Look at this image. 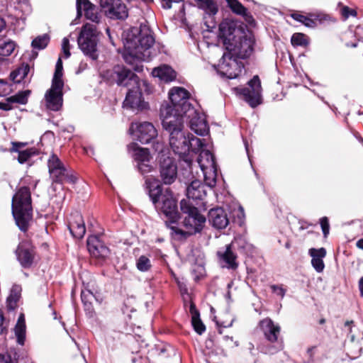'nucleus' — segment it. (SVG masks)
Returning a JSON list of instances; mask_svg holds the SVG:
<instances>
[{"label":"nucleus","mask_w":363,"mask_h":363,"mask_svg":"<svg viewBox=\"0 0 363 363\" xmlns=\"http://www.w3.org/2000/svg\"><path fill=\"white\" fill-rule=\"evenodd\" d=\"M354 325L353 321H346L345 323V327L348 333V334L350 335V338L352 341L354 340V335L352 334V327Z\"/></svg>","instance_id":"nucleus-52"},{"label":"nucleus","mask_w":363,"mask_h":363,"mask_svg":"<svg viewBox=\"0 0 363 363\" xmlns=\"http://www.w3.org/2000/svg\"><path fill=\"white\" fill-rule=\"evenodd\" d=\"M189 93L182 87L174 86L169 91L170 104H162L160 109V116L163 109L169 107L172 111V114L177 116L183 121V116H189L195 113V108L189 102Z\"/></svg>","instance_id":"nucleus-7"},{"label":"nucleus","mask_w":363,"mask_h":363,"mask_svg":"<svg viewBox=\"0 0 363 363\" xmlns=\"http://www.w3.org/2000/svg\"><path fill=\"white\" fill-rule=\"evenodd\" d=\"M198 6L210 15H214L218 12V7L213 0H195Z\"/></svg>","instance_id":"nucleus-36"},{"label":"nucleus","mask_w":363,"mask_h":363,"mask_svg":"<svg viewBox=\"0 0 363 363\" xmlns=\"http://www.w3.org/2000/svg\"><path fill=\"white\" fill-rule=\"evenodd\" d=\"M310 256L312 257L311 264L317 272H322L325 268L323 259L326 255V250L324 247L319 249L311 248L308 251Z\"/></svg>","instance_id":"nucleus-25"},{"label":"nucleus","mask_w":363,"mask_h":363,"mask_svg":"<svg viewBox=\"0 0 363 363\" xmlns=\"http://www.w3.org/2000/svg\"><path fill=\"white\" fill-rule=\"evenodd\" d=\"M49 172L55 182L62 183L64 182H67L74 183L76 181L75 177L69 174L65 167L57 169L49 170Z\"/></svg>","instance_id":"nucleus-29"},{"label":"nucleus","mask_w":363,"mask_h":363,"mask_svg":"<svg viewBox=\"0 0 363 363\" xmlns=\"http://www.w3.org/2000/svg\"><path fill=\"white\" fill-rule=\"evenodd\" d=\"M234 249L241 248L245 249L247 247V242L243 236L239 235L234 238V240L229 244Z\"/></svg>","instance_id":"nucleus-45"},{"label":"nucleus","mask_w":363,"mask_h":363,"mask_svg":"<svg viewBox=\"0 0 363 363\" xmlns=\"http://www.w3.org/2000/svg\"><path fill=\"white\" fill-rule=\"evenodd\" d=\"M18 261L24 268L32 266L35 259V252L31 242L28 240L21 242L16 250Z\"/></svg>","instance_id":"nucleus-18"},{"label":"nucleus","mask_w":363,"mask_h":363,"mask_svg":"<svg viewBox=\"0 0 363 363\" xmlns=\"http://www.w3.org/2000/svg\"><path fill=\"white\" fill-rule=\"evenodd\" d=\"M342 15L345 18H347L349 16H355L357 15V12L354 9H351L347 6H344L342 9Z\"/></svg>","instance_id":"nucleus-50"},{"label":"nucleus","mask_w":363,"mask_h":363,"mask_svg":"<svg viewBox=\"0 0 363 363\" xmlns=\"http://www.w3.org/2000/svg\"><path fill=\"white\" fill-rule=\"evenodd\" d=\"M189 120V127L195 133L200 135H204L208 133V126L204 117V114L199 113L195 109V113L189 116H183L184 118Z\"/></svg>","instance_id":"nucleus-20"},{"label":"nucleus","mask_w":363,"mask_h":363,"mask_svg":"<svg viewBox=\"0 0 363 363\" xmlns=\"http://www.w3.org/2000/svg\"><path fill=\"white\" fill-rule=\"evenodd\" d=\"M152 75L164 82H169L176 79L175 71L167 65L155 67L152 71Z\"/></svg>","instance_id":"nucleus-26"},{"label":"nucleus","mask_w":363,"mask_h":363,"mask_svg":"<svg viewBox=\"0 0 363 363\" xmlns=\"http://www.w3.org/2000/svg\"><path fill=\"white\" fill-rule=\"evenodd\" d=\"M81 298L86 309L90 310L92 301L96 298L94 294L89 289H83L81 293Z\"/></svg>","instance_id":"nucleus-41"},{"label":"nucleus","mask_w":363,"mask_h":363,"mask_svg":"<svg viewBox=\"0 0 363 363\" xmlns=\"http://www.w3.org/2000/svg\"><path fill=\"white\" fill-rule=\"evenodd\" d=\"M49 37L44 34L35 38L32 42V46L35 49H44L48 44Z\"/></svg>","instance_id":"nucleus-42"},{"label":"nucleus","mask_w":363,"mask_h":363,"mask_svg":"<svg viewBox=\"0 0 363 363\" xmlns=\"http://www.w3.org/2000/svg\"><path fill=\"white\" fill-rule=\"evenodd\" d=\"M155 151L159 152L158 164L160 176L164 184H172L177 177V164L167 150H164V145L157 142L153 145Z\"/></svg>","instance_id":"nucleus-9"},{"label":"nucleus","mask_w":363,"mask_h":363,"mask_svg":"<svg viewBox=\"0 0 363 363\" xmlns=\"http://www.w3.org/2000/svg\"><path fill=\"white\" fill-rule=\"evenodd\" d=\"M204 142V140H202ZM194 151L199 152L197 163L203 175L205 184L212 188L216 186L217 177V165L213 153L206 147L203 143L201 147L196 146Z\"/></svg>","instance_id":"nucleus-10"},{"label":"nucleus","mask_w":363,"mask_h":363,"mask_svg":"<svg viewBox=\"0 0 363 363\" xmlns=\"http://www.w3.org/2000/svg\"><path fill=\"white\" fill-rule=\"evenodd\" d=\"M14 333L17 342L21 345H23L26 333V326L23 314H21L18 318V321L14 328Z\"/></svg>","instance_id":"nucleus-31"},{"label":"nucleus","mask_w":363,"mask_h":363,"mask_svg":"<svg viewBox=\"0 0 363 363\" xmlns=\"http://www.w3.org/2000/svg\"><path fill=\"white\" fill-rule=\"evenodd\" d=\"M129 132L133 139L141 143H148L157 135L156 128L149 122L132 123Z\"/></svg>","instance_id":"nucleus-14"},{"label":"nucleus","mask_w":363,"mask_h":363,"mask_svg":"<svg viewBox=\"0 0 363 363\" xmlns=\"http://www.w3.org/2000/svg\"><path fill=\"white\" fill-rule=\"evenodd\" d=\"M172 110L167 107L162 112V124L165 130L169 134V145L175 154L180 156L186 166L191 169V160L186 155L191 148L196 150V146L202 147L203 141L193 135H187L183 131V121L177 116L172 114Z\"/></svg>","instance_id":"nucleus-1"},{"label":"nucleus","mask_w":363,"mask_h":363,"mask_svg":"<svg viewBox=\"0 0 363 363\" xmlns=\"http://www.w3.org/2000/svg\"><path fill=\"white\" fill-rule=\"evenodd\" d=\"M106 33H107V34H108V35L109 38L111 39V35H110V30H109V28H106Z\"/></svg>","instance_id":"nucleus-64"},{"label":"nucleus","mask_w":363,"mask_h":363,"mask_svg":"<svg viewBox=\"0 0 363 363\" xmlns=\"http://www.w3.org/2000/svg\"><path fill=\"white\" fill-rule=\"evenodd\" d=\"M302 23L308 28H314L316 26L315 21L308 16H305V19H303Z\"/></svg>","instance_id":"nucleus-55"},{"label":"nucleus","mask_w":363,"mask_h":363,"mask_svg":"<svg viewBox=\"0 0 363 363\" xmlns=\"http://www.w3.org/2000/svg\"><path fill=\"white\" fill-rule=\"evenodd\" d=\"M236 29V24L231 20L225 19L219 25L218 38L227 49L235 40L234 34Z\"/></svg>","instance_id":"nucleus-19"},{"label":"nucleus","mask_w":363,"mask_h":363,"mask_svg":"<svg viewBox=\"0 0 363 363\" xmlns=\"http://www.w3.org/2000/svg\"><path fill=\"white\" fill-rule=\"evenodd\" d=\"M259 325L264 333L266 339L271 343H275L274 345L263 347L262 351L266 354H274L284 347L281 341L278 340L280 333V326L274 323L270 318H265L259 322Z\"/></svg>","instance_id":"nucleus-12"},{"label":"nucleus","mask_w":363,"mask_h":363,"mask_svg":"<svg viewBox=\"0 0 363 363\" xmlns=\"http://www.w3.org/2000/svg\"><path fill=\"white\" fill-rule=\"evenodd\" d=\"M21 287L19 285H13L11 289L10 295L7 298L8 308L13 310L21 297Z\"/></svg>","instance_id":"nucleus-34"},{"label":"nucleus","mask_w":363,"mask_h":363,"mask_svg":"<svg viewBox=\"0 0 363 363\" xmlns=\"http://www.w3.org/2000/svg\"><path fill=\"white\" fill-rule=\"evenodd\" d=\"M12 147L10 150L11 152H18V161L19 163L23 164L28 161V160L35 154V151L32 149H27L22 150L21 149L26 145L23 143H11Z\"/></svg>","instance_id":"nucleus-30"},{"label":"nucleus","mask_w":363,"mask_h":363,"mask_svg":"<svg viewBox=\"0 0 363 363\" xmlns=\"http://www.w3.org/2000/svg\"><path fill=\"white\" fill-rule=\"evenodd\" d=\"M226 1L234 13L242 16L247 15L246 8L238 0H226Z\"/></svg>","instance_id":"nucleus-40"},{"label":"nucleus","mask_w":363,"mask_h":363,"mask_svg":"<svg viewBox=\"0 0 363 363\" xmlns=\"http://www.w3.org/2000/svg\"><path fill=\"white\" fill-rule=\"evenodd\" d=\"M69 47V38L67 37L64 38L62 42V50L66 58H68L70 56Z\"/></svg>","instance_id":"nucleus-49"},{"label":"nucleus","mask_w":363,"mask_h":363,"mask_svg":"<svg viewBox=\"0 0 363 363\" xmlns=\"http://www.w3.org/2000/svg\"><path fill=\"white\" fill-rule=\"evenodd\" d=\"M29 71V65H23L21 67L11 73L10 78L13 82L20 83L21 80L26 77Z\"/></svg>","instance_id":"nucleus-35"},{"label":"nucleus","mask_w":363,"mask_h":363,"mask_svg":"<svg viewBox=\"0 0 363 363\" xmlns=\"http://www.w3.org/2000/svg\"><path fill=\"white\" fill-rule=\"evenodd\" d=\"M49 170L57 169L61 167H65L63 163L55 155H52L48 162Z\"/></svg>","instance_id":"nucleus-44"},{"label":"nucleus","mask_w":363,"mask_h":363,"mask_svg":"<svg viewBox=\"0 0 363 363\" xmlns=\"http://www.w3.org/2000/svg\"><path fill=\"white\" fill-rule=\"evenodd\" d=\"M98 32L96 25L86 23L82 28L77 39L81 50L92 59H96Z\"/></svg>","instance_id":"nucleus-11"},{"label":"nucleus","mask_w":363,"mask_h":363,"mask_svg":"<svg viewBox=\"0 0 363 363\" xmlns=\"http://www.w3.org/2000/svg\"><path fill=\"white\" fill-rule=\"evenodd\" d=\"M128 150L138 163L150 162L151 157L147 149L140 147L137 143H133L128 145Z\"/></svg>","instance_id":"nucleus-28"},{"label":"nucleus","mask_w":363,"mask_h":363,"mask_svg":"<svg viewBox=\"0 0 363 363\" xmlns=\"http://www.w3.org/2000/svg\"><path fill=\"white\" fill-rule=\"evenodd\" d=\"M291 16L292 18H294V20L300 22L302 23L303 19H305V16H303L299 13H293L291 14Z\"/></svg>","instance_id":"nucleus-57"},{"label":"nucleus","mask_w":363,"mask_h":363,"mask_svg":"<svg viewBox=\"0 0 363 363\" xmlns=\"http://www.w3.org/2000/svg\"><path fill=\"white\" fill-rule=\"evenodd\" d=\"M87 248L93 257L106 258L109 255L108 248L96 235H91L87 239Z\"/></svg>","instance_id":"nucleus-21"},{"label":"nucleus","mask_w":363,"mask_h":363,"mask_svg":"<svg viewBox=\"0 0 363 363\" xmlns=\"http://www.w3.org/2000/svg\"><path fill=\"white\" fill-rule=\"evenodd\" d=\"M105 77L112 83L128 88L124 107L138 111L147 108V104L142 99L139 78L134 72L123 66L117 65L106 71Z\"/></svg>","instance_id":"nucleus-3"},{"label":"nucleus","mask_w":363,"mask_h":363,"mask_svg":"<svg viewBox=\"0 0 363 363\" xmlns=\"http://www.w3.org/2000/svg\"><path fill=\"white\" fill-rule=\"evenodd\" d=\"M15 48V43L13 41L4 42L0 44V57L10 55Z\"/></svg>","instance_id":"nucleus-43"},{"label":"nucleus","mask_w":363,"mask_h":363,"mask_svg":"<svg viewBox=\"0 0 363 363\" xmlns=\"http://www.w3.org/2000/svg\"><path fill=\"white\" fill-rule=\"evenodd\" d=\"M208 220L212 225L218 229L225 228L229 224L227 213L222 208L211 209L208 213Z\"/></svg>","instance_id":"nucleus-23"},{"label":"nucleus","mask_w":363,"mask_h":363,"mask_svg":"<svg viewBox=\"0 0 363 363\" xmlns=\"http://www.w3.org/2000/svg\"><path fill=\"white\" fill-rule=\"evenodd\" d=\"M14 4H21L23 2H26L28 0H11Z\"/></svg>","instance_id":"nucleus-62"},{"label":"nucleus","mask_w":363,"mask_h":363,"mask_svg":"<svg viewBox=\"0 0 363 363\" xmlns=\"http://www.w3.org/2000/svg\"><path fill=\"white\" fill-rule=\"evenodd\" d=\"M77 10L78 15H82L84 11L87 19L94 23L99 21L100 17L96 7L88 0H77Z\"/></svg>","instance_id":"nucleus-24"},{"label":"nucleus","mask_w":363,"mask_h":363,"mask_svg":"<svg viewBox=\"0 0 363 363\" xmlns=\"http://www.w3.org/2000/svg\"><path fill=\"white\" fill-rule=\"evenodd\" d=\"M12 213L18 228L26 231L32 218L31 196L28 187L20 188L13 196Z\"/></svg>","instance_id":"nucleus-6"},{"label":"nucleus","mask_w":363,"mask_h":363,"mask_svg":"<svg viewBox=\"0 0 363 363\" xmlns=\"http://www.w3.org/2000/svg\"><path fill=\"white\" fill-rule=\"evenodd\" d=\"M233 250L234 248L232 247V246L228 245L225 250H220L218 251L217 255L222 267L230 269H235L238 268V262L237 261V255L233 252Z\"/></svg>","instance_id":"nucleus-22"},{"label":"nucleus","mask_w":363,"mask_h":363,"mask_svg":"<svg viewBox=\"0 0 363 363\" xmlns=\"http://www.w3.org/2000/svg\"><path fill=\"white\" fill-rule=\"evenodd\" d=\"M145 184L155 208L169 220L166 221L167 226L173 225L179 218V214L172 192L169 189L162 192L160 181L155 177H146Z\"/></svg>","instance_id":"nucleus-4"},{"label":"nucleus","mask_w":363,"mask_h":363,"mask_svg":"<svg viewBox=\"0 0 363 363\" xmlns=\"http://www.w3.org/2000/svg\"><path fill=\"white\" fill-rule=\"evenodd\" d=\"M356 246H357L358 248H359V249H361V250H363V239H359V240L357 242V243H356Z\"/></svg>","instance_id":"nucleus-61"},{"label":"nucleus","mask_w":363,"mask_h":363,"mask_svg":"<svg viewBox=\"0 0 363 363\" xmlns=\"http://www.w3.org/2000/svg\"><path fill=\"white\" fill-rule=\"evenodd\" d=\"M0 363H13V360L9 354L0 353Z\"/></svg>","instance_id":"nucleus-54"},{"label":"nucleus","mask_w":363,"mask_h":363,"mask_svg":"<svg viewBox=\"0 0 363 363\" xmlns=\"http://www.w3.org/2000/svg\"><path fill=\"white\" fill-rule=\"evenodd\" d=\"M235 93L242 96L249 105L255 108L262 103V87L258 76H255L248 82V87L235 88Z\"/></svg>","instance_id":"nucleus-13"},{"label":"nucleus","mask_w":363,"mask_h":363,"mask_svg":"<svg viewBox=\"0 0 363 363\" xmlns=\"http://www.w3.org/2000/svg\"><path fill=\"white\" fill-rule=\"evenodd\" d=\"M155 43L151 31L144 28L140 30L132 28L126 35L124 40L125 52L124 60L130 65L136 64L134 69L137 72L143 70V67L138 62L145 61L150 57V48Z\"/></svg>","instance_id":"nucleus-2"},{"label":"nucleus","mask_w":363,"mask_h":363,"mask_svg":"<svg viewBox=\"0 0 363 363\" xmlns=\"http://www.w3.org/2000/svg\"><path fill=\"white\" fill-rule=\"evenodd\" d=\"M11 90V85L6 81L0 79V96L9 94Z\"/></svg>","instance_id":"nucleus-46"},{"label":"nucleus","mask_w":363,"mask_h":363,"mask_svg":"<svg viewBox=\"0 0 363 363\" xmlns=\"http://www.w3.org/2000/svg\"><path fill=\"white\" fill-rule=\"evenodd\" d=\"M101 10L111 19L124 20L128 16V11L121 0H100Z\"/></svg>","instance_id":"nucleus-15"},{"label":"nucleus","mask_w":363,"mask_h":363,"mask_svg":"<svg viewBox=\"0 0 363 363\" xmlns=\"http://www.w3.org/2000/svg\"><path fill=\"white\" fill-rule=\"evenodd\" d=\"M359 289L361 296H363V277L359 281Z\"/></svg>","instance_id":"nucleus-59"},{"label":"nucleus","mask_w":363,"mask_h":363,"mask_svg":"<svg viewBox=\"0 0 363 363\" xmlns=\"http://www.w3.org/2000/svg\"><path fill=\"white\" fill-rule=\"evenodd\" d=\"M136 267L140 272H148L152 267L151 261L147 256L141 255L136 260Z\"/></svg>","instance_id":"nucleus-38"},{"label":"nucleus","mask_w":363,"mask_h":363,"mask_svg":"<svg viewBox=\"0 0 363 363\" xmlns=\"http://www.w3.org/2000/svg\"><path fill=\"white\" fill-rule=\"evenodd\" d=\"M272 289L273 292L277 296H279L281 298L284 296L286 291L282 286L274 285L272 286Z\"/></svg>","instance_id":"nucleus-53"},{"label":"nucleus","mask_w":363,"mask_h":363,"mask_svg":"<svg viewBox=\"0 0 363 363\" xmlns=\"http://www.w3.org/2000/svg\"><path fill=\"white\" fill-rule=\"evenodd\" d=\"M320 224L325 237H327L330 231L329 221L327 217H323L320 220Z\"/></svg>","instance_id":"nucleus-47"},{"label":"nucleus","mask_w":363,"mask_h":363,"mask_svg":"<svg viewBox=\"0 0 363 363\" xmlns=\"http://www.w3.org/2000/svg\"><path fill=\"white\" fill-rule=\"evenodd\" d=\"M234 216L238 217V223L241 225L243 222V219L245 218L244 209L242 206H238V210L235 211Z\"/></svg>","instance_id":"nucleus-51"},{"label":"nucleus","mask_w":363,"mask_h":363,"mask_svg":"<svg viewBox=\"0 0 363 363\" xmlns=\"http://www.w3.org/2000/svg\"><path fill=\"white\" fill-rule=\"evenodd\" d=\"M5 326H4V314L1 311V310L0 309V334L2 333L5 329Z\"/></svg>","instance_id":"nucleus-58"},{"label":"nucleus","mask_w":363,"mask_h":363,"mask_svg":"<svg viewBox=\"0 0 363 363\" xmlns=\"http://www.w3.org/2000/svg\"><path fill=\"white\" fill-rule=\"evenodd\" d=\"M62 76V62L60 57L56 63L55 71L52 80L51 87L46 91L45 94V106L49 110L57 111H59L62 106V88L64 86Z\"/></svg>","instance_id":"nucleus-8"},{"label":"nucleus","mask_w":363,"mask_h":363,"mask_svg":"<svg viewBox=\"0 0 363 363\" xmlns=\"http://www.w3.org/2000/svg\"><path fill=\"white\" fill-rule=\"evenodd\" d=\"M180 208L182 211L186 214L183 220L186 230L179 229L175 225H167L172 230V234L177 239H185L202 230L206 223V217L200 213L197 208L184 199L181 201Z\"/></svg>","instance_id":"nucleus-5"},{"label":"nucleus","mask_w":363,"mask_h":363,"mask_svg":"<svg viewBox=\"0 0 363 363\" xmlns=\"http://www.w3.org/2000/svg\"><path fill=\"white\" fill-rule=\"evenodd\" d=\"M217 72L223 77L234 79L241 73L242 68L240 65L235 59H233L229 54H224L218 65Z\"/></svg>","instance_id":"nucleus-17"},{"label":"nucleus","mask_w":363,"mask_h":363,"mask_svg":"<svg viewBox=\"0 0 363 363\" xmlns=\"http://www.w3.org/2000/svg\"><path fill=\"white\" fill-rule=\"evenodd\" d=\"M70 233L77 238H82L86 232L82 218L80 215L77 216V220L69 225Z\"/></svg>","instance_id":"nucleus-32"},{"label":"nucleus","mask_w":363,"mask_h":363,"mask_svg":"<svg viewBox=\"0 0 363 363\" xmlns=\"http://www.w3.org/2000/svg\"><path fill=\"white\" fill-rule=\"evenodd\" d=\"M291 42L294 46L306 47L309 44L308 36L301 33L293 34Z\"/></svg>","instance_id":"nucleus-37"},{"label":"nucleus","mask_w":363,"mask_h":363,"mask_svg":"<svg viewBox=\"0 0 363 363\" xmlns=\"http://www.w3.org/2000/svg\"><path fill=\"white\" fill-rule=\"evenodd\" d=\"M150 162H141V163H138L137 165H138V168L139 169V171L143 174H145L146 173H148V172H150L152 167V166L149 164Z\"/></svg>","instance_id":"nucleus-48"},{"label":"nucleus","mask_w":363,"mask_h":363,"mask_svg":"<svg viewBox=\"0 0 363 363\" xmlns=\"http://www.w3.org/2000/svg\"><path fill=\"white\" fill-rule=\"evenodd\" d=\"M255 39L252 36H244L228 46L227 50L240 58H247L253 52Z\"/></svg>","instance_id":"nucleus-16"},{"label":"nucleus","mask_w":363,"mask_h":363,"mask_svg":"<svg viewBox=\"0 0 363 363\" xmlns=\"http://www.w3.org/2000/svg\"><path fill=\"white\" fill-rule=\"evenodd\" d=\"M206 195L204 186L197 179L192 181L186 187V196L193 200L202 199Z\"/></svg>","instance_id":"nucleus-27"},{"label":"nucleus","mask_w":363,"mask_h":363,"mask_svg":"<svg viewBox=\"0 0 363 363\" xmlns=\"http://www.w3.org/2000/svg\"><path fill=\"white\" fill-rule=\"evenodd\" d=\"M30 94V90H25L19 91L16 94L9 97V101L12 103H16L19 104H26L28 101V96Z\"/></svg>","instance_id":"nucleus-39"},{"label":"nucleus","mask_w":363,"mask_h":363,"mask_svg":"<svg viewBox=\"0 0 363 363\" xmlns=\"http://www.w3.org/2000/svg\"><path fill=\"white\" fill-rule=\"evenodd\" d=\"M190 312L191 313V322L195 331L201 335L206 330L205 325L199 318V313L194 304H191Z\"/></svg>","instance_id":"nucleus-33"},{"label":"nucleus","mask_w":363,"mask_h":363,"mask_svg":"<svg viewBox=\"0 0 363 363\" xmlns=\"http://www.w3.org/2000/svg\"><path fill=\"white\" fill-rule=\"evenodd\" d=\"M6 22L4 18H0V32L5 28Z\"/></svg>","instance_id":"nucleus-60"},{"label":"nucleus","mask_w":363,"mask_h":363,"mask_svg":"<svg viewBox=\"0 0 363 363\" xmlns=\"http://www.w3.org/2000/svg\"><path fill=\"white\" fill-rule=\"evenodd\" d=\"M245 149H246L247 153L248 155V157H250V156H249V150H248V145H247V142H245Z\"/></svg>","instance_id":"nucleus-63"},{"label":"nucleus","mask_w":363,"mask_h":363,"mask_svg":"<svg viewBox=\"0 0 363 363\" xmlns=\"http://www.w3.org/2000/svg\"><path fill=\"white\" fill-rule=\"evenodd\" d=\"M12 104V101H9L8 98L6 102H0V109L5 111L11 110L13 108Z\"/></svg>","instance_id":"nucleus-56"}]
</instances>
